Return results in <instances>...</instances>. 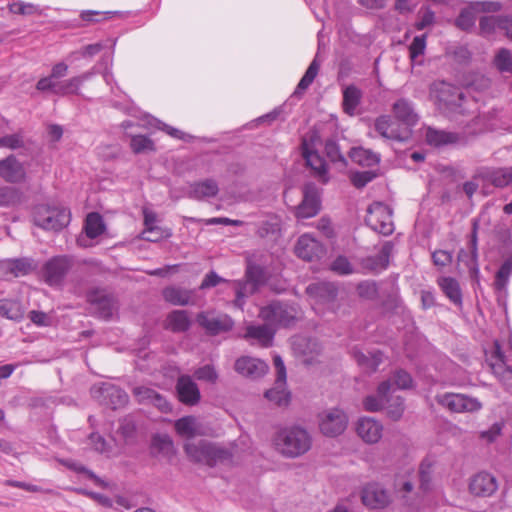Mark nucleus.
I'll list each match as a JSON object with an SVG mask.
<instances>
[{"instance_id":"1","label":"nucleus","mask_w":512,"mask_h":512,"mask_svg":"<svg viewBox=\"0 0 512 512\" xmlns=\"http://www.w3.org/2000/svg\"><path fill=\"white\" fill-rule=\"evenodd\" d=\"M430 97L438 110L449 118L464 115L467 100L460 88L445 81H436L430 87Z\"/></svg>"},{"instance_id":"2","label":"nucleus","mask_w":512,"mask_h":512,"mask_svg":"<svg viewBox=\"0 0 512 512\" xmlns=\"http://www.w3.org/2000/svg\"><path fill=\"white\" fill-rule=\"evenodd\" d=\"M274 444L283 456L297 458L310 450L312 437L306 429L300 426H290L277 432Z\"/></svg>"},{"instance_id":"3","label":"nucleus","mask_w":512,"mask_h":512,"mask_svg":"<svg viewBox=\"0 0 512 512\" xmlns=\"http://www.w3.org/2000/svg\"><path fill=\"white\" fill-rule=\"evenodd\" d=\"M299 309L296 304L281 301H272L261 307L259 318L274 329L276 327H288L295 323L298 318Z\"/></svg>"},{"instance_id":"4","label":"nucleus","mask_w":512,"mask_h":512,"mask_svg":"<svg viewBox=\"0 0 512 512\" xmlns=\"http://www.w3.org/2000/svg\"><path fill=\"white\" fill-rule=\"evenodd\" d=\"M70 222V211L65 207L38 205L34 210V223L44 230L59 231Z\"/></svg>"},{"instance_id":"5","label":"nucleus","mask_w":512,"mask_h":512,"mask_svg":"<svg viewBox=\"0 0 512 512\" xmlns=\"http://www.w3.org/2000/svg\"><path fill=\"white\" fill-rule=\"evenodd\" d=\"M365 222L373 231L384 236L391 235L394 231L392 210L382 202H374L368 207Z\"/></svg>"},{"instance_id":"6","label":"nucleus","mask_w":512,"mask_h":512,"mask_svg":"<svg viewBox=\"0 0 512 512\" xmlns=\"http://www.w3.org/2000/svg\"><path fill=\"white\" fill-rule=\"evenodd\" d=\"M374 131L382 138L392 141L404 143L411 139L412 130L403 127L401 124L392 120L389 115H381L374 122Z\"/></svg>"},{"instance_id":"7","label":"nucleus","mask_w":512,"mask_h":512,"mask_svg":"<svg viewBox=\"0 0 512 512\" xmlns=\"http://www.w3.org/2000/svg\"><path fill=\"white\" fill-rule=\"evenodd\" d=\"M306 293L313 300L312 306L318 313L322 312L320 306H324L327 309L334 308L337 297V288L333 283H311L307 286Z\"/></svg>"},{"instance_id":"8","label":"nucleus","mask_w":512,"mask_h":512,"mask_svg":"<svg viewBox=\"0 0 512 512\" xmlns=\"http://www.w3.org/2000/svg\"><path fill=\"white\" fill-rule=\"evenodd\" d=\"M436 401L439 405L455 413L476 412L482 408V404L477 398L464 394L444 393L437 395Z\"/></svg>"},{"instance_id":"9","label":"nucleus","mask_w":512,"mask_h":512,"mask_svg":"<svg viewBox=\"0 0 512 512\" xmlns=\"http://www.w3.org/2000/svg\"><path fill=\"white\" fill-rule=\"evenodd\" d=\"M428 145L440 148L444 146L464 147L468 145V137L455 131H446L428 127L425 132Z\"/></svg>"},{"instance_id":"10","label":"nucleus","mask_w":512,"mask_h":512,"mask_svg":"<svg viewBox=\"0 0 512 512\" xmlns=\"http://www.w3.org/2000/svg\"><path fill=\"white\" fill-rule=\"evenodd\" d=\"M320 431L328 437L342 434L348 424V417L344 411L334 408L323 412L319 416Z\"/></svg>"},{"instance_id":"11","label":"nucleus","mask_w":512,"mask_h":512,"mask_svg":"<svg viewBox=\"0 0 512 512\" xmlns=\"http://www.w3.org/2000/svg\"><path fill=\"white\" fill-rule=\"evenodd\" d=\"M92 393L102 404L112 409L123 407L128 402L127 393L111 383H102L99 387H93Z\"/></svg>"},{"instance_id":"12","label":"nucleus","mask_w":512,"mask_h":512,"mask_svg":"<svg viewBox=\"0 0 512 512\" xmlns=\"http://www.w3.org/2000/svg\"><path fill=\"white\" fill-rule=\"evenodd\" d=\"M488 361L494 376L506 389H512V367L506 364L505 354L498 341H495L494 350Z\"/></svg>"},{"instance_id":"13","label":"nucleus","mask_w":512,"mask_h":512,"mask_svg":"<svg viewBox=\"0 0 512 512\" xmlns=\"http://www.w3.org/2000/svg\"><path fill=\"white\" fill-rule=\"evenodd\" d=\"M72 266L68 256H55L48 260L43 267V276L49 285L60 284Z\"/></svg>"},{"instance_id":"14","label":"nucleus","mask_w":512,"mask_h":512,"mask_svg":"<svg viewBox=\"0 0 512 512\" xmlns=\"http://www.w3.org/2000/svg\"><path fill=\"white\" fill-rule=\"evenodd\" d=\"M473 179L482 180L497 188H504L512 183V166L499 168L482 167L476 171Z\"/></svg>"},{"instance_id":"15","label":"nucleus","mask_w":512,"mask_h":512,"mask_svg":"<svg viewBox=\"0 0 512 512\" xmlns=\"http://www.w3.org/2000/svg\"><path fill=\"white\" fill-rule=\"evenodd\" d=\"M87 300L94 312L102 319L112 317L115 310V299L104 290L94 289L87 294Z\"/></svg>"},{"instance_id":"16","label":"nucleus","mask_w":512,"mask_h":512,"mask_svg":"<svg viewBox=\"0 0 512 512\" xmlns=\"http://www.w3.org/2000/svg\"><path fill=\"white\" fill-rule=\"evenodd\" d=\"M197 322L210 335H218L230 331L234 324L233 320L226 314L215 316L207 312L198 314Z\"/></svg>"},{"instance_id":"17","label":"nucleus","mask_w":512,"mask_h":512,"mask_svg":"<svg viewBox=\"0 0 512 512\" xmlns=\"http://www.w3.org/2000/svg\"><path fill=\"white\" fill-rule=\"evenodd\" d=\"M498 489L497 479L488 472H479L471 477L469 491L477 497H490Z\"/></svg>"},{"instance_id":"18","label":"nucleus","mask_w":512,"mask_h":512,"mask_svg":"<svg viewBox=\"0 0 512 512\" xmlns=\"http://www.w3.org/2000/svg\"><path fill=\"white\" fill-rule=\"evenodd\" d=\"M296 255L306 261L320 259L325 254L324 246L308 234L299 237L295 246Z\"/></svg>"},{"instance_id":"19","label":"nucleus","mask_w":512,"mask_h":512,"mask_svg":"<svg viewBox=\"0 0 512 512\" xmlns=\"http://www.w3.org/2000/svg\"><path fill=\"white\" fill-rule=\"evenodd\" d=\"M106 230L102 216L97 212H91L86 216L84 223L85 236L77 238V244L81 247L92 246L88 240L95 239L102 235Z\"/></svg>"},{"instance_id":"20","label":"nucleus","mask_w":512,"mask_h":512,"mask_svg":"<svg viewBox=\"0 0 512 512\" xmlns=\"http://www.w3.org/2000/svg\"><path fill=\"white\" fill-rule=\"evenodd\" d=\"M234 368L240 375L251 379L262 377L268 371V365L264 361L250 356L238 358Z\"/></svg>"},{"instance_id":"21","label":"nucleus","mask_w":512,"mask_h":512,"mask_svg":"<svg viewBox=\"0 0 512 512\" xmlns=\"http://www.w3.org/2000/svg\"><path fill=\"white\" fill-rule=\"evenodd\" d=\"M178 399L185 405L194 406L200 401V391L197 384L188 375H182L176 383Z\"/></svg>"},{"instance_id":"22","label":"nucleus","mask_w":512,"mask_h":512,"mask_svg":"<svg viewBox=\"0 0 512 512\" xmlns=\"http://www.w3.org/2000/svg\"><path fill=\"white\" fill-rule=\"evenodd\" d=\"M363 504L371 509L384 508L389 503L387 491L377 483L366 485L362 490Z\"/></svg>"},{"instance_id":"23","label":"nucleus","mask_w":512,"mask_h":512,"mask_svg":"<svg viewBox=\"0 0 512 512\" xmlns=\"http://www.w3.org/2000/svg\"><path fill=\"white\" fill-rule=\"evenodd\" d=\"M356 431L358 436L366 443H377L382 437V424L371 417H362L358 420Z\"/></svg>"},{"instance_id":"24","label":"nucleus","mask_w":512,"mask_h":512,"mask_svg":"<svg viewBox=\"0 0 512 512\" xmlns=\"http://www.w3.org/2000/svg\"><path fill=\"white\" fill-rule=\"evenodd\" d=\"M219 192L218 183L211 178L190 183L187 197L197 201H204L215 197Z\"/></svg>"},{"instance_id":"25","label":"nucleus","mask_w":512,"mask_h":512,"mask_svg":"<svg viewBox=\"0 0 512 512\" xmlns=\"http://www.w3.org/2000/svg\"><path fill=\"white\" fill-rule=\"evenodd\" d=\"M320 210V200L314 186L307 185L304 189L302 202L296 210V217L307 219L314 217Z\"/></svg>"},{"instance_id":"26","label":"nucleus","mask_w":512,"mask_h":512,"mask_svg":"<svg viewBox=\"0 0 512 512\" xmlns=\"http://www.w3.org/2000/svg\"><path fill=\"white\" fill-rule=\"evenodd\" d=\"M395 118L400 121L403 127L411 129L418 122V114L415 112L414 104L406 99L400 98L392 106Z\"/></svg>"},{"instance_id":"27","label":"nucleus","mask_w":512,"mask_h":512,"mask_svg":"<svg viewBox=\"0 0 512 512\" xmlns=\"http://www.w3.org/2000/svg\"><path fill=\"white\" fill-rule=\"evenodd\" d=\"M302 155L309 166L323 183L328 181L327 176V164L323 157H321L316 151L309 148L306 139L302 141Z\"/></svg>"},{"instance_id":"28","label":"nucleus","mask_w":512,"mask_h":512,"mask_svg":"<svg viewBox=\"0 0 512 512\" xmlns=\"http://www.w3.org/2000/svg\"><path fill=\"white\" fill-rule=\"evenodd\" d=\"M0 177L9 183H18L25 177V170L15 156L0 160Z\"/></svg>"},{"instance_id":"29","label":"nucleus","mask_w":512,"mask_h":512,"mask_svg":"<svg viewBox=\"0 0 512 512\" xmlns=\"http://www.w3.org/2000/svg\"><path fill=\"white\" fill-rule=\"evenodd\" d=\"M393 250L392 242L383 244L377 255L369 256L363 260V267L370 272L378 273L385 270L389 265V258Z\"/></svg>"},{"instance_id":"30","label":"nucleus","mask_w":512,"mask_h":512,"mask_svg":"<svg viewBox=\"0 0 512 512\" xmlns=\"http://www.w3.org/2000/svg\"><path fill=\"white\" fill-rule=\"evenodd\" d=\"M477 231H478V222H473L471 237L469 241V254L465 252L464 250H461L459 252V260L464 262L466 267L469 269L470 272L477 273L479 271V265H478V237H477Z\"/></svg>"},{"instance_id":"31","label":"nucleus","mask_w":512,"mask_h":512,"mask_svg":"<svg viewBox=\"0 0 512 512\" xmlns=\"http://www.w3.org/2000/svg\"><path fill=\"white\" fill-rule=\"evenodd\" d=\"M391 393V382L383 381L379 384L377 395H369L363 400L365 410L376 412L384 408L385 403L389 402V394Z\"/></svg>"},{"instance_id":"32","label":"nucleus","mask_w":512,"mask_h":512,"mask_svg":"<svg viewBox=\"0 0 512 512\" xmlns=\"http://www.w3.org/2000/svg\"><path fill=\"white\" fill-rule=\"evenodd\" d=\"M274 335L275 329L265 322L261 325H249L244 337L257 340L263 347H269L273 342Z\"/></svg>"},{"instance_id":"33","label":"nucleus","mask_w":512,"mask_h":512,"mask_svg":"<svg viewBox=\"0 0 512 512\" xmlns=\"http://www.w3.org/2000/svg\"><path fill=\"white\" fill-rule=\"evenodd\" d=\"M211 442L206 440L187 441L184 444V450L190 460L196 463H207L210 453Z\"/></svg>"},{"instance_id":"34","label":"nucleus","mask_w":512,"mask_h":512,"mask_svg":"<svg viewBox=\"0 0 512 512\" xmlns=\"http://www.w3.org/2000/svg\"><path fill=\"white\" fill-rule=\"evenodd\" d=\"M194 291L182 287L171 286L163 290L164 299L177 306H186L194 304Z\"/></svg>"},{"instance_id":"35","label":"nucleus","mask_w":512,"mask_h":512,"mask_svg":"<svg viewBox=\"0 0 512 512\" xmlns=\"http://www.w3.org/2000/svg\"><path fill=\"white\" fill-rule=\"evenodd\" d=\"M362 96V91L357 86L353 84L346 86L343 90V111L349 116L355 115Z\"/></svg>"},{"instance_id":"36","label":"nucleus","mask_w":512,"mask_h":512,"mask_svg":"<svg viewBox=\"0 0 512 512\" xmlns=\"http://www.w3.org/2000/svg\"><path fill=\"white\" fill-rule=\"evenodd\" d=\"M437 283L446 297L456 306L462 305V291L459 282L453 277H440Z\"/></svg>"},{"instance_id":"37","label":"nucleus","mask_w":512,"mask_h":512,"mask_svg":"<svg viewBox=\"0 0 512 512\" xmlns=\"http://www.w3.org/2000/svg\"><path fill=\"white\" fill-rule=\"evenodd\" d=\"M349 156L354 163L363 167H373L380 162V155L378 153L363 147L352 148Z\"/></svg>"},{"instance_id":"38","label":"nucleus","mask_w":512,"mask_h":512,"mask_svg":"<svg viewBox=\"0 0 512 512\" xmlns=\"http://www.w3.org/2000/svg\"><path fill=\"white\" fill-rule=\"evenodd\" d=\"M0 314L9 320L20 322L24 318L25 308L19 300L0 299Z\"/></svg>"},{"instance_id":"39","label":"nucleus","mask_w":512,"mask_h":512,"mask_svg":"<svg viewBox=\"0 0 512 512\" xmlns=\"http://www.w3.org/2000/svg\"><path fill=\"white\" fill-rule=\"evenodd\" d=\"M175 430L180 436L188 439L202 434L201 426L193 416H185L178 419L175 422Z\"/></svg>"},{"instance_id":"40","label":"nucleus","mask_w":512,"mask_h":512,"mask_svg":"<svg viewBox=\"0 0 512 512\" xmlns=\"http://www.w3.org/2000/svg\"><path fill=\"white\" fill-rule=\"evenodd\" d=\"M354 358L358 365L366 369L369 373L375 372L381 364L383 354L379 350L364 353L361 351H354Z\"/></svg>"},{"instance_id":"41","label":"nucleus","mask_w":512,"mask_h":512,"mask_svg":"<svg viewBox=\"0 0 512 512\" xmlns=\"http://www.w3.org/2000/svg\"><path fill=\"white\" fill-rule=\"evenodd\" d=\"M488 130V123L485 116L476 115L463 127L459 134L468 137V144L471 143L478 135Z\"/></svg>"},{"instance_id":"42","label":"nucleus","mask_w":512,"mask_h":512,"mask_svg":"<svg viewBox=\"0 0 512 512\" xmlns=\"http://www.w3.org/2000/svg\"><path fill=\"white\" fill-rule=\"evenodd\" d=\"M230 284L235 291V300L234 305L238 308H243L245 304V300L248 296L254 294L258 288L255 287V284L250 283L247 280H235L231 281Z\"/></svg>"},{"instance_id":"43","label":"nucleus","mask_w":512,"mask_h":512,"mask_svg":"<svg viewBox=\"0 0 512 512\" xmlns=\"http://www.w3.org/2000/svg\"><path fill=\"white\" fill-rule=\"evenodd\" d=\"M167 327L173 332H185L189 329L191 321L185 310H175L167 317Z\"/></svg>"},{"instance_id":"44","label":"nucleus","mask_w":512,"mask_h":512,"mask_svg":"<svg viewBox=\"0 0 512 512\" xmlns=\"http://www.w3.org/2000/svg\"><path fill=\"white\" fill-rule=\"evenodd\" d=\"M232 456L233 454L230 449L211 443L206 465L213 467L219 464H230Z\"/></svg>"},{"instance_id":"45","label":"nucleus","mask_w":512,"mask_h":512,"mask_svg":"<svg viewBox=\"0 0 512 512\" xmlns=\"http://www.w3.org/2000/svg\"><path fill=\"white\" fill-rule=\"evenodd\" d=\"M512 274V256L507 258L495 275L494 287L501 292L506 289L509 278Z\"/></svg>"},{"instance_id":"46","label":"nucleus","mask_w":512,"mask_h":512,"mask_svg":"<svg viewBox=\"0 0 512 512\" xmlns=\"http://www.w3.org/2000/svg\"><path fill=\"white\" fill-rule=\"evenodd\" d=\"M6 270L15 277L29 274L32 269V261L27 258L10 259L5 263Z\"/></svg>"},{"instance_id":"47","label":"nucleus","mask_w":512,"mask_h":512,"mask_svg":"<svg viewBox=\"0 0 512 512\" xmlns=\"http://www.w3.org/2000/svg\"><path fill=\"white\" fill-rule=\"evenodd\" d=\"M319 68H320V63H319L317 57H315L313 59V61L310 63V65L308 66L303 77L300 79V81L296 87V90L294 92L295 94H300V93L304 92L313 83L314 79L316 78V76L319 72Z\"/></svg>"},{"instance_id":"48","label":"nucleus","mask_w":512,"mask_h":512,"mask_svg":"<svg viewBox=\"0 0 512 512\" xmlns=\"http://www.w3.org/2000/svg\"><path fill=\"white\" fill-rule=\"evenodd\" d=\"M387 381L391 382V393H394L396 389L406 390L413 387L411 375L402 369L395 371Z\"/></svg>"},{"instance_id":"49","label":"nucleus","mask_w":512,"mask_h":512,"mask_svg":"<svg viewBox=\"0 0 512 512\" xmlns=\"http://www.w3.org/2000/svg\"><path fill=\"white\" fill-rule=\"evenodd\" d=\"M245 276L247 281L255 284V287L259 288L267 280V271L260 265L249 263L246 268Z\"/></svg>"},{"instance_id":"50","label":"nucleus","mask_w":512,"mask_h":512,"mask_svg":"<svg viewBox=\"0 0 512 512\" xmlns=\"http://www.w3.org/2000/svg\"><path fill=\"white\" fill-rule=\"evenodd\" d=\"M104 47V44H102L101 42L83 46L81 49L71 52L67 56V60L69 62H74L76 60H79L80 58H92L95 55H97L100 51H102Z\"/></svg>"},{"instance_id":"51","label":"nucleus","mask_w":512,"mask_h":512,"mask_svg":"<svg viewBox=\"0 0 512 512\" xmlns=\"http://www.w3.org/2000/svg\"><path fill=\"white\" fill-rule=\"evenodd\" d=\"M493 63L501 73H512V52L507 48L499 49Z\"/></svg>"},{"instance_id":"52","label":"nucleus","mask_w":512,"mask_h":512,"mask_svg":"<svg viewBox=\"0 0 512 512\" xmlns=\"http://www.w3.org/2000/svg\"><path fill=\"white\" fill-rule=\"evenodd\" d=\"M384 408L391 419L398 420L402 417L405 409L404 399L400 396H393V393H390L389 402L385 403Z\"/></svg>"},{"instance_id":"53","label":"nucleus","mask_w":512,"mask_h":512,"mask_svg":"<svg viewBox=\"0 0 512 512\" xmlns=\"http://www.w3.org/2000/svg\"><path fill=\"white\" fill-rule=\"evenodd\" d=\"M265 397L278 406L288 405L290 400V394L286 391L285 386L279 387L276 383L275 387L265 392Z\"/></svg>"},{"instance_id":"54","label":"nucleus","mask_w":512,"mask_h":512,"mask_svg":"<svg viewBox=\"0 0 512 512\" xmlns=\"http://www.w3.org/2000/svg\"><path fill=\"white\" fill-rule=\"evenodd\" d=\"M80 84L79 79L76 77L69 78L64 81L57 82L56 86V95L58 96H67L71 94L79 95L80 92Z\"/></svg>"},{"instance_id":"55","label":"nucleus","mask_w":512,"mask_h":512,"mask_svg":"<svg viewBox=\"0 0 512 512\" xmlns=\"http://www.w3.org/2000/svg\"><path fill=\"white\" fill-rule=\"evenodd\" d=\"M357 293L361 298L375 300L379 297L378 285L372 280L362 281L357 285Z\"/></svg>"},{"instance_id":"56","label":"nucleus","mask_w":512,"mask_h":512,"mask_svg":"<svg viewBox=\"0 0 512 512\" xmlns=\"http://www.w3.org/2000/svg\"><path fill=\"white\" fill-rule=\"evenodd\" d=\"M130 146L136 154L155 150L154 142L149 137L143 135L133 136Z\"/></svg>"},{"instance_id":"57","label":"nucleus","mask_w":512,"mask_h":512,"mask_svg":"<svg viewBox=\"0 0 512 512\" xmlns=\"http://www.w3.org/2000/svg\"><path fill=\"white\" fill-rule=\"evenodd\" d=\"M417 16L415 28L419 31L432 26L435 22V12L428 6H422Z\"/></svg>"},{"instance_id":"58","label":"nucleus","mask_w":512,"mask_h":512,"mask_svg":"<svg viewBox=\"0 0 512 512\" xmlns=\"http://www.w3.org/2000/svg\"><path fill=\"white\" fill-rule=\"evenodd\" d=\"M19 191L14 187H0V206H12L19 202Z\"/></svg>"},{"instance_id":"59","label":"nucleus","mask_w":512,"mask_h":512,"mask_svg":"<svg viewBox=\"0 0 512 512\" xmlns=\"http://www.w3.org/2000/svg\"><path fill=\"white\" fill-rule=\"evenodd\" d=\"M475 24L474 12L469 8H464L460 11L458 17L455 19V25L461 30L467 31Z\"/></svg>"},{"instance_id":"60","label":"nucleus","mask_w":512,"mask_h":512,"mask_svg":"<svg viewBox=\"0 0 512 512\" xmlns=\"http://www.w3.org/2000/svg\"><path fill=\"white\" fill-rule=\"evenodd\" d=\"M427 35L422 34L415 36L409 46V55L412 61H415L419 56L423 55L426 49Z\"/></svg>"},{"instance_id":"61","label":"nucleus","mask_w":512,"mask_h":512,"mask_svg":"<svg viewBox=\"0 0 512 512\" xmlns=\"http://www.w3.org/2000/svg\"><path fill=\"white\" fill-rule=\"evenodd\" d=\"M432 465L427 460L422 461L419 467L420 488L426 492L431 489Z\"/></svg>"},{"instance_id":"62","label":"nucleus","mask_w":512,"mask_h":512,"mask_svg":"<svg viewBox=\"0 0 512 512\" xmlns=\"http://www.w3.org/2000/svg\"><path fill=\"white\" fill-rule=\"evenodd\" d=\"M501 17L484 16L480 18L479 28L482 34L489 35L496 30H499Z\"/></svg>"},{"instance_id":"63","label":"nucleus","mask_w":512,"mask_h":512,"mask_svg":"<svg viewBox=\"0 0 512 512\" xmlns=\"http://www.w3.org/2000/svg\"><path fill=\"white\" fill-rule=\"evenodd\" d=\"M325 152L331 162H334V163L339 162L342 165H346V159L343 156V154L340 152L339 145L335 141L328 140L326 142Z\"/></svg>"},{"instance_id":"64","label":"nucleus","mask_w":512,"mask_h":512,"mask_svg":"<svg viewBox=\"0 0 512 512\" xmlns=\"http://www.w3.org/2000/svg\"><path fill=\"white\" fill-rule=\"evenodd\" d=\"M331 270L339 275H349L354 272L353 266L351 265L348 258L345 256H338L330 266Z\"/></svg>"}]
</instances>
